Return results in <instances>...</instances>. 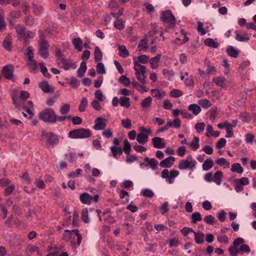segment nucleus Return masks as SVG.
<instances>
[{
  "label": "nucleus",
  "mask_w": 256,
  "mask_h": 256,
  "mask_svg": "<svg viewBox=\"0 0 256 256\" xmlns=\"http://www.w3.org/2000/svg\"><path fill=\"white\" fill-rule=\"evenodd\" d=\"M160 20L163 22L166 30L174 29L176 25V18L170 10L162 11Z\"/></svg>",
  "instance_id": "1"
},
{
  "label": "nucleus",
  "mask_w": 256,
  "mask_h": 256,
  "mask_svg": "<svg viewBox=\"0 0 256 256\" xmlns=\"http://www.w3.org/2000/svg\"><path fill=\"white\" fill-rule=\"evenodd\" d=\"M38 117L44 122L54 124L56 122L57 116L54 110L50 108H46L40 112Z\"/></svg>",
  "instance_id": "2"
},
{
  "label": "nucleus",
  "mask_w": 256,
  "mask_h": 256,
  "mask_svg": "<svg viewBox=\"0 0 256 256\" xmlns=\"http://www.w3.org/2000/svg\"><path fill=\"white\" fill-rule=\"evenodd\" d=\"M134 70L136 71V76L137 80L142 84L146 83V76L145 75L146 67L137 62H134Z\"/></svg>",
  "instance_id": "3"
},
{
  "label": "nucleus",
  "mask_w": 256,
  "mask_h": 256,
  "mask_svg": "<svg viewBox=\"0 0 256 256\" xmlns=\"http://www.w3.org/2000/svg\"><path fill=\"white\" fill-rule=\"evenodd\" d=\"M92 133L90 130L83 128L71 130L68 133V136L72 138H90Z\"/></svg>",
  "instance_id": "4"
},
{
  "label": "nucleus",
  "mask_w": 256,
  "mask_h": 256,
  "mask_svg": "<svg viewBox=\"0 0 256 256\" xmlns=\"http://www.w3.org/2000/svg\"><path fill=\"white\" fill-rule=\"evenodd\" d=\"M196 162L193 160L191 156H188L186 160H182L180 161L178 168L180 170H186V168L194 169L196 168Z\"/></svg>",
  "instance_id": "5"
},
{
  "label": "nucleus",
  "mask_w": 256,
  "mask_h": 256,
  "mask_svg": "<svg viewBox=\"0 0 256 256\" xmlns=\"http://www.w3.org/2000/svg\"><path fill=\"white\" fill-rule=\"evenodd\" d=\"M99 196L96 194L94 196H90L88 193L84 192L80 194V199L81 202L86 204H90L94 201L95 202H98Z\"/></svg>",
  "instance_id": "6"
},
{
  "label": "nucleus",
  "mask_w": 256,
  "mask_h": 256,
  "mask_svg": "<svg viewBox=\"0 0 256 256\" xmlns=\"http://www.w3.org/2000/svg\"><path fill=\"white\" fill-rule=\"evenodd\" d=\"M42 135L45 137L46 142L47 144L54 146L58 142V136L52 132L43 133Z\"/></svg>",
  "instance_id": "7"
},
{
  "label": "nucleus",
  "mask_w": 256,
  "mask_h": 256,
  "mask_svg": "<svg viewBox=\"0 0 256 256\" xmlns=\"http://www.w3.org/2000/svg\"><path fill=\"white\" fill-rule=\"evenodd\" d=\"M12 98L13 104L18 110L26 108V106H24V100L18 96V91L14 92L12 94Z\"/></svg>",
  "instance_id": "8"
},
{
  "label": "nucleus",
  "mask_w": 256,
  "mask_h": 256,
  "mask_svg": "<svg viewBox=\"0 0 256 256\" xmlns=\"http://www.w3.org/2000/svg\"><path fill=\"white\" fill-rule=\"evenodd\" d=\"M161 176L163 178H166L170 184H172L174 182V179L176 177V170L169 171L167 169H164L161 172Z\"/></svg>",
  "instance_id": "9"
},
{
  "label": "nucleus",
  "mask_w": 256,
  "mask_h": 256,
  "mask_svg": "<svg viewBox=\"0 0 256 256\" xmlns=\"http://www.w3.org/2000/svg\"><path fill=\"white\" fill-rule=\"evenodd\" d=\"M48 44L46 42L42 41L40 45L38 54L42 58H47L48 56Z\"/></svg>",
  "instance_id": "10"
},
{
  "label": "nucleus",
  "mask_w": 256,
  "mask_h": 256,
  "mask_svg": "<svg viewBox=\"0 0 256 256\" xmlns=\"http://www.w3.org/2000/svg\"><path fill=\"white\" fill-rule=\"evenodd\" d=\"M152 142L154 148H162L166 147L164 140L160 137H154L152 138Z\"/></svg>",
  "instance_id": "11"
},
{
  "label": "nucleus",
  "mask_w": 256,
  "mask_h": 256,
  "mask_svg": "<svg viewBox=\"0 0 256 256\" xmlns=\"http://www.w3.org/2000/svg\"><path fill=\"white\" fill-rule=\"evenodd\" d=\"M106 120L104 118L98 117L96 120V124L94 128L96 130H102L104 129L106 126Z\"/></svg>",
  "instance_id": "12"
},
{
  "label": "nucleus",
  "mask_w": 256,
  "mask_h": 256,
  "mask_svg": "<svg viewBox=\"0 0 256 256\" xmlns=\"http://www.w3.org/2000/svg\"><path fill=\"white\" fill-rule=\"evenodd\" d=\"M175 158L170 156L160 162V165L162 168H170L174 162Z\"/></svg>",
  "instance_id": "13"
},
{
  "label": "nucleus",
  "mask_w": 256,
  "mask_h": 256,
  "mask_svg": "<svg viewBox=\"0 0 256 256\" xmlns=\"http://www.w3.org/2000/svg\"><path fill=\"white\" fill-rule=\"evenodd\" d=\"M2 74L7 78L10 79L13 76V67L12 66L8 65L4 67L2 69Z\"/></svg>",
  "instance_id": "14"
},
{
  "label": "nucleus",
  "mask_w": 256,
  "mask_h": 256,
  "mask_svg": "<svg viewBox=\"0 0 256 256\" xmlns=\"http://www.w3.org/2000/svg\"><path fill=\"white\" fill-rule=\"evenodd\" d=\"M206 136L208 138L211 136L217 138L220 136V132L218 131H214L212 126L208 124L206 126Z\"/></svg>",
  "instance_id": "15"
},
{
  "label": "nucleus",
  "mask_w": 256,
  "mask_h": 256,
  "mask_svg": "<svg viewBox=\"0 0 256 256\" xmlns=\"http://www.w3.org/2000/svg\"><path fill=\"white\" fill-rule=\"evenodd\" d=\"M72 42L76 50L79 52H82V42L80 38H73Z\"/></svg>",
  "instance_id": "16"
},
{
  "label": "nucleus",
  "mask_w": 256,
  "mask_h": 256,
  "mask_svg": "<svg viewBox=\"0 0 256 256\" xmlns=\"http://www.w3.org/2000/svg\"><path fill=\"white\" fill-rule=\"evenodd\" d=\"M39 87L41 90L45 93H49L50 92V88H52V86H50L47 81L44 80L38 84Z\"/></svg>",
  "instance_id": "17"
},
{
  "label": "nucleus",
  "mask_w": 256,
  "mask_h": 256,
  "mask_svg": "<svg viewBox=\"0 0 256 256\" xmlns=\"http://www.w3.org/2000/svg\"><path fill=\"white\" fill-rule=\"evenodd\" d=\"M214 165V162L212 158L206 159L202 164V170L207 171L212 168Z\"/></svg>",
  "instance_id": "18"
},
{
  "label": "nucleus",
  "mask_w": 256,
  "mask_h": 256,
  "mask_svg": "<svg viewBox=\"0 0 256 256\" xmlns=\"http://www.w3.org/2000/svg\"><path fill=\"white\" fill-rule=\"evenodd\" d=\"M188 144L193 150H196L200 147L199 138L197 136H194L193 140L188 143Z\"/></svg>",
  "instance_id": "19"
},
{
  "label": "nucleus",
  "mask_w": 256,
  "mask_h": 256,
  "mask_svg": "<svg viewBox=\"0 0 256 256\" xmlns=\"http://www.w3.org/2000/svg\"><path fill=\"white\" fill-rule=\"evenodd\" d=\"M62 67L65 70H68L70 69H75L76 68V65L75 62H72V60H66L64 63L62 64Z\"/></svg>",
  "instance_id": "20"
},
{
  "label": "nucleus",
  "mask_w": 256,
  "mask_h": 256,
  "mask_svg": "<svg viewBox=\"0 0 256 256\" xmlns=\"http://www.w3.org/2000/svg\"><path fill=\"white\" fill-rule=\"evenodd\" d=\"M188 109L195 116L198 115L201 112L200 107L196 104H190L188 107Z\"/></svg>",
  "instance_id": "21"
},
{
  "label": "nucleus",
  "mask_w": 256,
  "mask_h": 256,
  "mask_svg": "<svg viewBox=\"0 0 256 256\" xmlns=\"http://www.w3.org/2000/svg\"><path fill=\"white\" fill-rule=\"evenodd\" d=\"M223 176L222 172L220 170L216 171L213 176L214 181L217 184L220 186L222 183V179Z\"/></svg>",
  "instance_id": "22"
},
{
  "label": "nucleus",
  "mask_w": 256,
  "mask_h": 256,
  "mask_svg": "<svg viewBox=\"0 0 256 256\" xmlns=\"http://www.w3.org/2000/svg\"><path fill=\"white\" fill-rule=\"evenodd\" d=\"M148 135L143 133H139L137 136L136 140L140 144H144L148 141Z\"/></svg>",
  "instance_id": "23"
},
{
  "label": "nucleus",
  "mask_w": 256,
  "mask_h": 256,
  "mask_svg": "<svg viewBox=\"0 0 256 256\" xmlns=\"http://www.w3.org/2000/svg\"><path fill=\"white\" fill-rule=\"evenodd\" d=\"M196 242L198 244H202L204 242V234L201 232H194Z\"/></svg>",
  "instance_id": "24"
},
{
  "label": "nucleus",
  "mask_w": 256,
  "mask_h": 256,
  "mask_svg": "<svg viewBox=\"0 0 256 256\" xmlns=\"http://www.w3.org/2000/svg\"><path fill=\"white\" fill-rule=\"evenodd\" d=\"M86 70V65L85 62H82L80 63V67L77 70L78 76L81 78L84 76Z\"/></svg>",
  "instance_id": "25"
},
{
  "label": "nucleus",
  "mask_w": 256,
  "mask_h": 256,
  "mask_svg": "<svg viewBox=\"0 0 256 256\" xmlns=\"http://www.w3.org/2000/svg\"><path fill=\"white\" fill-rule=\"evenodd\" d=\"M212 80L218 86L223 88L225 87L226 78L224 76L214 78Z\"/></svg>",
  "instance_id": "26"
},
{
  "label": "nucleus",
  "mask_w": 256,
  "mask_h": 256,
  "mask_svg": "<svg viewBox=\"0 0 256 256\" xmlns=\"http://www.w3.org/2000/svg\"><path fill=\"white\" fill-rule=\"evenodd\" d=\"M160 56L161 54H158L150 60V64L152 68L155 69L158 66V64L160 60Z\"/></svg>",
  "instance_id": "27"
},
{
  "label": "nucleus",
  "mask_w": 256,
  "mask_h": 256,
  "mask_svg": "<svg viewBox=\"0 0 256 256\" xmlns=\"http://www.w3.org/2000/svg\"><path fill=\"white\" fill-rule=\"evenodd\" d=\"M226 52L228 54L233 58H236L238 55V51L234 49L233 46H229L226 49Z\"/></svg>",
  "instance_id": "28"
},
{
  "label": "nucleus",
  "mask_w": 256,
  "mask_h": 256,
  "mask_svg": "<svg viewBox=\"0 0 256 256\" xmlns=\"http://www.w3.org/2000/svg\"><path fill=\"white\" fill-rule=\"evenodd\" d=\"M110 150L112 156L116 158H117V156L120 155L122 153V150L120 148L116 147V146H112L110 147Z\"/></svg>",
  "instance_id": "29"
},
{
  "label": "nucleus",
  "mask_w": 256,
  "mask_h": 256,
  "mask_svg": "<svg viewBox=\"0 0 256 256\" xmlns=\"http://www.w3.org/2000/svg\"><path fill=\"white\" fill-rule=\"evenodd\" d=\"M198 104L204 108H208L212 106L211 102L206 98H202L198 101Z\"/></svg>",
  "instance_id": "30"
},
{
  "label": "nucleus",
  "mask_w": 256,
  "mask_h": 256,
  "mask_svg": "<svg viewBox=\"0 0 256 256\" xmlns=\"http://www.w3.org/2000/svg\"><path fill=\"white\" fill-rule=\"evenodd\" d=\"M120 103L121 106L128 108L130 106V99L126 96H121L120 98Z\"/></svg>",
  "instance_id": "31"
},
{
  "label": "nucleus",
  "mask_w": 256,
  "mask_h": 256,
  "mask_svg": "<svg viewBox=\"0 0 256 256\" xmlns=\"http://www.w3.org/2000/svg\"><path fill=\"white\" fill-rule=\"evenodd\" d=\"M204 43L206 46L213 48H217L218 46V43L210 38L206 39Z\"/></svg>",
  "instance_id": "32"
},
{
  "label": "nucleus",
  "mask_w": 256,
  "mask_h": 256,
  "mask_svg": "<svg viewBox=\"0 0 256 256\" xmlns=\"http://www.w3.org/2000/svg\"><path fill=\"white\" fill-rule=\"evenodd\" d=\"M230 170L232 172H236L238 174H242L244 171L243 168L239 163L232 164Z\"/></svg>",
  "instance_id": "33"
},
{
  "label": "nucleus",
  "mask_w": 256,
  "mask_h": 256,
  "mask_svg": "<svg viewBox=\"0 0 256 256\" xmlns=\"http://www.w3.org/2000/svg\"><path fill=\"white\" fill-rule=\"evenodd\" d=\"M119 54L123 58H126L129 56V52L124 46H118Z\"/></svg>",
  "instance_id": "34"
},
{
  "label": "nucleus",
  "mask_w": 256,
  "mask_h": 256,
  "mask_svg": "<svg viewBox=\"0 0 256 256\" xmlns=\"http://www.w3.org/2000/svg\"><path fill=\"white\" fill-rule=\"evenodd\" d=\"M32 7L33 9V12L36 15L40 14L43 12L42 6H40L39 4L32 3Z\"/></svg>",
  "instance_id": "35"
},
{
  "label": "nucleus",
  "mask_w": 256,
  "mask_h": 256,
  "mask_svg": "<svg viewBox=\"0 0 256 256\" xmlns=\"http://www.w3.org/2000/svg\"><path fill=\"white\" fill-rule=\"evenodd\" d=\"M88 102L87 99L84 97L82 98L80 100V103L78 106V110L80 112H84L88 106Z\"/></svg>",
  "instance_id": "36"
},
{
  "label": "nucleus",
  "mask_w": 256,
  "mask_h": 256,
  "mask_svg": "<svg viewBox=\"0 0 256 256\" xmlns=\"http://www.w3.org/2000/svg\"><path fill=\"white\" fill-rule=\"evenodd\" d=\"M94 55V60L96 62H100L102 60V52L98 46H96L95 48Z\"/></svg>",
  "instance_id": "37"
},
{
  "label": "nucleus",
  "mask_w": 256,
  "mask_h": 256,
  "mask_svg": "<svg viewBox=\"0 0 256 256\" xmlns=\"http://www.w3.org/2000/svg\"><path fill=\"white\" fill-rule=\"evenodd\" d=\"M123 150L126 154H130L131 152V146L127 139L124 140Z\"/></svg>",
  "instance_id": "38"
},
{
  "label": "nucleus",
  "mask_w": 256,
  "mask_h": 256,
  "mask_svg": "<svg viewBox=\"0 0 256 256\" xmlns=\"http://www.w3.org/2000/svg\"><path fill=\"white\" fill-rule=\"evenodd\" d=\"M216 164L220 166H224V168H229L230 164L226 160L223 158H218L216 160Z\"/></svg>",
  "instance_id": "39"
},
{
  "label": "nucleus",
  "mask_w": 256,
  "mask_h": 256,
  "mask_svg": "<svg viewBox=\"0 0 256 256\" xmlns=\"http://www.w3.org/2000/svg\"><path fill=\"white\" fill-rule=\"evenodd\" d=\"M192 222L193 223H196L198 222L201 221L202 220L201 214L200 212H196L191 216Z\"/></svg>",
  "instance_id": "40"
},
{
  "label": "nucleus",
  "mask_w": 256,
  "mask_h": 256,
  "mask_svg": "<svg viewBox=\"0 0 256 256\" xmlns=\"http://www.w3.org/2000/svg\"><path fill=\"white\" fill-rule=\"evenodd\" d=\"M119 82L125 86H128L130 85V81L129 78L123 75L120 77Z\"/></svg>",
  "instance_id": "41"
},
{
  "label": "nucleus",
  "mask_w": 256,
  "mask_h": 256,
  "mask_svg": "<svg viewBox=\"0 0 256 256\" xmlns=\"http://www.w3.org/2000/svg\"><path fill=\"white\" fill-rule=\"evenodd\" d=\"M114 26L118 30H122L124 28V22L122 19L118 20L114 22Z\"/></svg>",
  "instance_id": "42"
},
{
  "label": "nucleus",
  "mask_w": 256,
  "mask_h": 256,
  "mask_svg": "<svg viewBox=\"0 0 256 256\" xmlns=\"http://www.w3.org/2000/svg\"><path fill=\"white\" fill-rule=\"evenodd\" d=\"M121 124L126 129L130 130L132 128V122L128 118L122 119L121 120Z\"/></svg>",
  "instance_id": "43"
},
{
  "label": "nucleus",
  "mask_w": 256,
  "mask_h": 256,
  "mask_svg": "<svg viewBox=\"0 0 256 256\" xmlns=\"http://www.w3.org/2000/svg\"><path fill=\"white\" fill-rule=\"evenodd\" d=\"M70 110V105L68 104H65L60 108V112L62 114H66Z\"/></svg>",
  "instance_id": "44"
},
{
  "label": "nucleus",
  "mask_w": 256,
  "mask_h": 256,
  "mask_svg": "<svg viewBox=\"0 0 256 256\" xmlns=\"http://www.w3.org/2000/svg\"><path fill=\"white\" fill-rule=\"evenodd\" d=\"M194 128L198 133H202L205 128V124L203 122H198Z\"/></svg>",
  "instance_id": "45"
},
{
  "label": "nucleus",
  "mask_w": 256,
  "mask_h": 256,
  "mask_svg": "<svg viewBox=\"0 0 256 256\" xmlns=\"http://www.w3.org/2000/svg\"><path fill=\"white\" fill-rule=\"evenodd\" d=\"M16 32L19 38H23L25 36L26 32L24 27L20 26L16 27Z\"/></svg>",
  "instance_id": "46"
},
{
  "label": "nucleus",
  "mask_w": 256,
  "mask_h": 256,
  "mask_svg": "<svg viewBox=\"0 0 256 256\" xmlns=\"http://www.w3.org/2000/svg\"><path fill=\"white\" fill-rule=\"evenodd\" d=\"M82 219L85 223L89 222V218L88 216V210L87 208H84L82 211Z\"/></svg>",
  "instance_id": "47"
},
{
  "label": "nucleus",
  "mask_w": 256,
  "mask_h": 256,
  "mask_svg": "<svg viewBox=\"0 0 256 256\" xmlns=\"http://www.w3.org/2000/svg\"><path fill=\"white\" fill-rule=\"evenodd\" d=\"M94 94L95 98L100 102L104 101V100L106 98L104 96L102 92L100 90H96L94 92Z\"/></svg>",
  "instance_id": "48"
},
{
  "label": "nucleus",
  "mask_w": 256,
  "mask_h": 256,
  "mask_svg": "<svg viewBox=\"0 0 256 256\" xmlns=\"http://www.w3.org/2000/svg\"><path fill=\"white\" fill-rule=\"evenodd\" d=\"M152 98L150 96H148L143 100L141 104L143 108H148L152 104Z\"/></svg>",
  "instance_id": "49"
},
{
  "label": "nucleus",
  "mask_w": 256,
  "mask_h": 256,
  "mask_svg": "<svg viewBox=\"0 0 256 256\" xmlns=\"http://www.w3.org/2000/svg\"><path fill=\"white\" fill-rule=\"evenodd\" d=\"M162 74L168 78L170 79L174 75V72L172 70L164 69L162 70Z\"/></svg>",
  "instance_id": "50"
},
{
  "label": "nucleus",
  "mask_w": 256,
  "mask_h": 256,
  "mask_svg": "<svg viewBox=\"0 0 256 256\" xmlns=\"http://www.w3.org/2000/svg\"><path fill=\"white\" fill-rule=\"evenodd\" d=\"M40 71L42 73L43 75L48 78H50L51 75L48 72L47 68L45 66L44 63H40Z\"/></svg>",
  "instance_id": "51"
},
{
  "label": "nucleus",
  "mask_w": 256,
  "mask_h": 256,
  "mask_svg": "<svg viewBox=\"0 0 256 256\" xmlns=\"http://www.w3.org/2000/svg\"><path fill=\"white\" fill-rule=\"evenodd\" d=\"M96 71L98 74H105L106 72L104 66L102 62H98L96 65Z\"/></svg>",
  "instance_id": "52"
},
{
  "label": "nucleus",
  "mask_w": 256,
  "mask_h": 256,
  "mask_svg": "<svg viewBox=\"0 0 256 256\" xmlns=\"http://www.w3.org/2000/svg\"><path fill=\"white\" fill-rule=\"evenodd\" d=\"M186 78L184 80V84L186 86H192L194 84L193 80L191 76H188V72H185Z\"/></svg>",
  "instance_id": "53"
},
{
  "label": "nucleus",
  "mask_w": 256,
  "mask_h": 256,
  "mask_svg": "<svg viewBox=\"0 0 256 256\" xmlns=\"http://www.w3.org/2000/svg\"><path fill=\"white\" fill-rule=\"evenodd\" d=\"M204 24L201 22H198L197 30L200 35L203 36L206 32V30L203 27Z\"/></svg>",
  "instance_id": "54"
},
{
  "label": "nucleus",
  "mask_w": 256,
  "mask_h": 256,
  "mask_svg": "<svg viewBox=\"0 0 256 256\" xmlns=\"http://www.w3.org/2000/svg\"><path fill=\"white\" fill-rule=\"evenodd\" d=\"M27 252H28V253L27 254H32L34 252H36L38 255H42V254L40 252L37 246H32L30 248H28L26 250Z\"/></svg>",
  "instance_id": "55"
},
{
  "label": "nucleus",
  "mask_w": 256,
  "mask_h": 256,
  "mask_svg": "<svg viewBox=\"0 0 256 256\" xmlns=\"http://www.w3.org/2000/svg\"><path fill=\"white\" fill-rule=\"evenodd\" d=\"M204 220L208 224H212L216 221L214 217L211 214L206 216Z\"/></svg>",
  "instance_id": "56"
},
{
  "label": "nucleus",
  "mask_w": 256,
  "mask_h": 256,
  "mask_svg": "<svg viewBox=\"0 0 256 256\" xmlns=\"http://www.w3.org/2000/svg\"><path fill=\"white\" fill-rule=\"evenodd\" d=\"M180 33L181 34V35L182 36H183V38H184L182 40L181 43L180 44H185L187 42H188V40H189V38L187 36H186V34L187 33L184 30V29L181 28L180 30Z\"/></svg>",
  "instance_id": "57"
},
{
  "label": "nucleus",
  "mask_w": 256,
  "mask_h": 256,
  "mask_svg": "<svg viewBox=\"0 0 256 256\" xmlns=\"http://www.w3.org/2000/svg\"><path fill=\"white\" fill-rule=\"evenodd\" d=\"M141 194L142 196L148 198H152L154 196L153 192L149 189H144Z\"/></svg>",
  "instance_id": "58"
},
{
  "label": "nucleus",
  "mask_w": 256,
  "mask_h": 256,
  "mask_svg": "<svg viewBox=\"0 0 256 256\" xmlns=\"http://www.w3.org/2000/svg\"><path fill=\"white\" fill-rule=\"evenodd\" d=\"M3 46L8 50H11V40L10 38H7L4 40Z\"/></svg>",
  "instance_id": "59"
},
{
  "label": "nucleus",
  "mask_w": 256,
  "mask_h": 256,
  "mask_svg": "<svg viewBox=\"0 0 256 256\" xmlns=\"http://www.w3.org/2000/svg\"><path fill=\"white\" fill-rule=\"evenodd\" d=\"M70 84L72 88H76L79 85V83L78 80L76 78L72 77L70 80Z\"/></svg>",
  "instance_id": "60"
},
{
  "label": "nucleus",
  "mask_w": 256,
  "mask_h": 256,
  "mask_svg": "<svg viewBox=\"0 0 256 256\" xmlns=\"http://www.w3.org/2000/svg\"><path fill=\"white\" fill-rule=\"evenodd\" d=\"M25 22L26 24L33 26L34 24V20L30 16H27L25 18Z\"/></svg>",
  "instance_id": "61"
},
{
  "label": "nucleus",
  "mask_w": 256,
  "mask_h": 256,
  "mask_svg": "<svg viewBox=\"0 0 256 256\" xmlns=\"http://www.w3.org/2000/svg\"><path fill=\"white\" fill-rule=\"evenodd\" d=\"M138 46L141 48V50H143L144 51H145L148 48L147 46L146 40H142L138 44Z\"/></svg>",
  "instance_id": "62"
},
{
  "label": "nucleus",
  "mask_w": 256,
  "mask_h": 256,
  "mask_svg": "<svg viewBox=\"0 0 256 256\" xmlns=\"http://www.w3.org/2000/svg\"><path fill=\"white\" fill-rule=\"evenodd\" d=\"M91 105L96 110H100L102 109L100 104L98 100H94L92 102Z\"/></svg>",
  "instance_id": "63"
},
{
  "label": "nucleus",
  "mask_w": 256,
  "mask_h": 256,
  "mask_svg": "<svg viewBox=\"0 0 256 256\" xmlns=\"http://www.w3.org/2000/svg\"><path fill=\"white\" fill-rule=\"evenodd\" d=\"M158 162L154 158H151L148 166H150L152 170H155L157 168Z\"/></svg>",
  "instance_id": "64"
}]
</instances>
